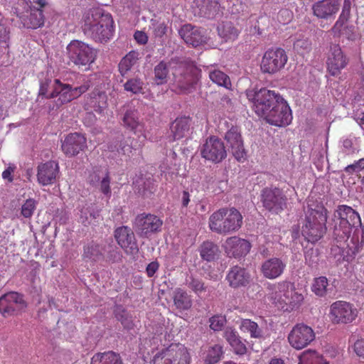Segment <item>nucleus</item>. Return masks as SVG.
<instances>
[{
    "mask_svg": "<svg viewBox=\"0 0 364 364\" xmlns=\"http://www.w3.org/2000/svg\"><path fill=\"white\" fill-rule=\"evenodd\" d=\"M82 31L95 42H107L114 32V23L112 15L96 8L90 10L84 16Z\"/></svg>",
    "mask_w": 364,
    "mask_h": 364,
    "instance_id": "nucleus-1",
    "label": "nucleus"
},
{
    "mask_svg": "<svg viewBox=\"0 0 364 364\" xmlns=\"http://www.w3.org/2000/svg\"><path fill=\"white\" fill-rule=\"evenodd\" d=\"M242 224L243 216L235 207L220 208L213 212L208 220L210 230L223 235L237 232Z\"/></svg>",
    "mask_w": 364,
    "mask_h": 364,
    "instance_id": "nucleus-2",
    "label": "nucleus"
},
{
    "mask_svg": "<svg viewBox=\"0 0 364 364\" xmlns=\"http://www.w3.org/2000/svg\"><path fill=\"white\" fill-rule=\"evenodd\" d=\"M327 210H311L306 216L305 224L302 226L301 234L309 242L316 243L326 232Z\"/></svg>",
    "mask_w": 364,
    "mask_h": 364,
    "instance_id": "nucleus-3",
    "label": "nucleus"
},
{
    "mask_svg": "<svg viewBox=\"0 0 364 364\" xmlns=\"http://www.w3.org/2000/svg\"><path fill=\"white\" fill-rule=\"evenodd\" d=\"M333 236L346 238L353 229L361 225L359 214L351 207L341 205L334 213Z\"/></svg>",
    "mask_w": 364,
    "mask_h": 364,
    "instance_id": "nucleus-4",
    "label": "nucleus"
},
{
    "mask_svg": "<svg viewBox=\"0 0 364 364\" xmlns=\"http://www.w3.org/2000/svg\"><path fill=\"white\" fill-rule=\"evenodd\" d=\"M70 63L77 67H87L92 64L97 56V50L79 40L71 41L66 47Z\"/></svg>",
    "mask_w": 364,
    "mask_h": 364,
    "instance_id": "nucleus-5",
    "label": "nucleus"
},
{
    "mask_svg": "<svg viewBox=\"0 0 364 364\" xmlns=\"http://www.w3.org/2000/svg\"><path fill=\"white\" fill-rule=\"evenodd\" d=\"M249 100L253 102L255 113L264 117L273 107H276L284 100V98L277 92L266 88L258 91H249L247 92Z\"/></svg>",
    "mask_w": 364,
    "mask_h": 364,
    "instance_id": "nucleus-6",
    "label": "nucleus"
},
{
    "mask_svg": "<svg viewBox=\"0 0 364 364\" xmlns=\"http://www.w3.org/2000/svg\"><path fill=\"white\" fill-rule=\"evenodd\" d=\"M154 364H190L191 356L186 348L181 344H171L157 353Z\"/></svg>",
    "mask_w": 364,
    "mask_h": 364,
    "instance_id": "nucleus-7",
    "label": "nucleus"
},
{
    "mask_svg": "<svg viewBox=\"0 0 364 364\" xmlns=\"http://www.w3.org/2000/svg\"><path fill=\"white\" fill-rule=\"evenodd\" d=\"M287 60L288 56L283 48H269L262 58L260 70L264 74H277L284 68Z\"/></svg>",
    "mask_w": 364,
    "mask_h": 364,
    "instance_id": "nucleus-8",
    "label": "nucleus"
},
{
    "mask_svg": "<svg viewBox=\"0 0 364 364\" xmlns=\"http://www.w3.org/2000/svg\"><path fill=\"white\" fill-rule=\"evenodd\" d=\"M357 316V309L349 302L336 301L330 306L329 316L333 323H350L356 318Z\"/></svg>",
    "mask_w": 364,
    "mask_h": 364,
    "instance_id": "nucleus-9",
    "label": "nucleus"
},
{
    "mask_svg": "<svg viewBox=\"0 0 364 364\" xmlns=\"http://www.w3.org/2000/svg\"><path fill=\"white\" fill-rule=\"evenodd\" d=\"M200 155L203 159L212 163H220L227 157L224 142L216 136L207 138L200 149Z\"/></svg>",
    "mask_w": 364,
    "mask_h": 364,
    "instance_id": "nucleus-10",
    "label": "nucleus"
},
{
    "mask_svg": "<svg viewBox=\"0 0 364 364\" xmlns=\"http://www.w3.org/2000/svg\"><path fill=\"white\" fill-rule=\"evenodd\" d=\"M287 197L277 188H265L261 193V201L268 211L278 214L287 208Z\"/></svg>",
    "mask_w": 364,
    "mask_h": 364,
    "instance_id": "nucleus-11",
    "label": "nucleus"
},
{
    "mask_svg": "<svg viewBox=\"0 0 364 364\" xmlns=\"http://www.w3.org/2000/svg\"><path fill=\"white\" fill-rule=\"evenodd\" d=\"M163 221L158 216L153 214L141 213L138 215L134 221V226L139 234L143 237L161 230Z\"/></svg>",
    "mask_w": 364,
    "mask_h": 364,
    "instance_id": "nucleus-12",
    "label": "nucleus"
},
{
    "mask_svg": "<svg viewBox=\"0 0 364 364\" xmlns=\"http://www.w3.org/2000/svg\"><path fill=\"white\" fill-rule=\"evenodd\" d=\"M198 81V70L193 66L184 68L175 74V83L181 92L190 93L196 90Z\"/></svg>",
    "mask_w": 364,
    "mask_h": 364,
    "instance_id": "nucleus-13",
    "label": "nucleus"
},
{
    "mask_svg": "<svg viewBox=\"0 0 364 364\" xmlns=\"http://www.w3.org/2000/svg\"><path fill=\"white\" fill-rule=\"evenodd\" d=\"M263 118L272 125L282 127L291 122L292 114L289 106L284 100L277 106L273 107Z\"/></svg>",
    "mask_w": 364,
    "mask_h": 364,
    "instance_id": "nucleus-14",
    "label": "nucleus"
},
{
    "mask_svg": "<svg viewBox=\"0 0 364 364\" xmlns=\"http://www.w3.org/2000/svg\"><path fill=\"white\" fill-rule=\"evenodd\" d=\"M225 139L235 159L240 162H243L246 159L247 154L240 128L237 126H232L225 133Z\"/></svg>",
    "mask_w": 364,
    "mask_h": 364,
    "instance_id": "nucleus-15",
    "label": "nucleus"
},
{
    "mask_svg": "<svg viewBox=\"0 0 364 364\" xmlns=\"http://www.w3.org/2000/svg\"><path fill=\"white\" fill-rule=\"evenodd\" d=\"M25 306L23 296L17 292L11 291L0 297V313L4 317L16 314Z\"/></svg>",
    "mask_w": 364,
    "mask_h": 364,
    "instance_id": "nucleus-16",
    "label": "nucleus"
},
{
    "mask_svg": "<svg viewBox=\"0 0 364 364\" xmlns=\"http://www.w3.org/2000/svg\"><path fill=\"white\" fill-rule=\"evenodd\" d=\"M117 244L127 254H134L139 250L137 242L132 230L128 226L117 228L114 231Z\"/></svg>",
    "mask_w": 364,
    "mask_h": 364,
    "instance_id": "nucleus-17",
    "label": "nucleus"
},
{
    "mask_svg": "<svg viewBox=\"0 0 364 364\" xmlns=\"http://www.w3.org/2000/svg\"><path fill=\"white\" fill-rule=\"evenodd\" d=\"M87 147V139L80 133H70L68 134L62 142L63 152L68 157L77 155Z\"/></svg>",
    "mask_w": 364,
    "mask_h": 364,
    "instance_id": "nucleus-18",
    "label": "nucleus"
},
{
    "mask_svg": "<svg viewBox=\"0 0 364 364\" xmlns=\"http://www.w3.org/2000/svg\"><path fill=\"white\" fill-rule=\"evenodd\" d=\"M250 242L237 236L230 237L226 239L224 249L230 257L240 258L247 255L251 249Z\"/></svg>",
    "mask_w": 364,
    "mask_h": 364,
    "instance_id": "nucleus-19",
    "label": "nucleus"
},
{
    "mask_svg": "<svg viewBox=\"0 0 364 364\" xmlns=\"http://www.w3.org/2000/svg\"><path fill=\"white\" fill-rule=\"evenodd\" d=\"M348 59L343 54L338 45H332L327 59V69L328 73L336 76L341 73L348 64Z\"/></svg>",
    "mask_w": 364,
    "mask_h": 364,
    "instance_id": "nucleus-20",
    "label": "nucleus"
},
{
    "mask_svg": "<svg viewBox=\"0 0 364 364\" xmlns=\"http://www.w3.org/2000/svg\"><path fill=\"white\" fill-rule=\"evenodd\" d=\"M59 171L58 163L55 161L40 164L37 168L38 182L42 186L53 184L56 181Z\"/></svg>",
    "mask_w": 364,
    "mask_h": 364,
    "instance_id": "nucleus-21",
    "label": "nucleus"
},
{
    "mask_svg": "<svg viewBox=\"0 0 364 364\" xmlns=\"http://www.w3.org/2000/svg\"><path fill=\"white\" fill-rule=\"evenodd\" d=\"M251 275L243 267L235 265L228 272L225 280L232 289L245 287L249 284Z\"/></svg>",
    "mask_w": 364,
    "mask_h": 364,
    "instance_id": "nucleus-22",
    "label": "nucleus"
},
{
    "mask_svg": "<svg viewBox=\"0 0 364 364\" xmlns=\"http://www.w3.org/2000/svg\"><path fill=\"white\" fill-rule=\"evenodd\" d=\"M294 284L283 282L277 285L271 286L270 289L275 290V293H272L269 296L270 300L274 304H291L293 297L296 294L294 290Z\"/></svg>",
    "mask_w": 364,
    "mask_h": 364,
    "instance_id": "nucleus-23",
    "label": "nucleus"
},
{
    "mask_svg": "<svg viewBox=\"0 0 364 364\" xmlns=\"http://www.w3.org/2000/svg\"><path fill=\"white\" fill-rule=\"evenodd\" d=\"M341 7V0H321L314 3L312 10L318 18L329 19L334 17Z\"/></svg>",
    "mask_w": 364,
    "mask_h": 364,
    "instance_id": "nucleus-24",
    "label": "nucleus"
},
{
    "mask_svg": "<svg viewBox=\"0 0 364 364\" xmlns=\"http://www.w3.org/2000/svg\"><path fill=\"white\" fill-rule=\"evenodd\" d=\"M52 92H50L48 97H58L56 105L61 106L67 104L75 99L73 87L70 85L61 82L59 79L54 80L52 85Z\"/></svg>",
    "mask_w": 364,
    "mask_h": 364,
    "instance_id": "nucleus-25",
    "label": "nucleus"
},
{
    "mask_svg": "<svg viewBox=\"0 0 364 364\" xmlns=\"http://www.w3.org/2000/svg\"><path fill=\"white\" fill-rule=\"evenodd\" d=\"M178 33L187 44L193 47H197L206 41L203 31L191 24L183 25Z\"/></svg>",
    "mask_w": 364,
    "mask_h": 364,
    "instance_id": "nucleus-26",
    "label": "nucleus"
},
{
    "mask_svg": "<svg viewBox=\"0 0 364 364\" xmlns=\"http://www.w3.org/2000/svg\"><path fill=\"white\" fill-rule=\"evenodd\" d=\"M107 105V96L105 92L100 90L92 91L86 98L84 108L87 111H95L102 113Z\"/></svg>",
    "mask_w": 364,
    "mask_h": 364,
    "instance_id": "nucleus-27",
    "label": "nucleus"
},
{
    "mask_svg": "<svg viewBox=\"0 0 364 364\" xmlns=\"http://www.w3.org/2000/svg\"><path fill=\"white\" fill-rule=\"evenodd\" d=\"M124 126L139 136L146 138L144 124L139 120L136 110H127L122 119Z\"/></svg>",
    "mask_w": 364,
    "mask_h": 364,
    "instance_id": "nucleus-28",
    "label": "nucleus"
},
{
    "mask_svg": "<svg viewBox=\"0 0 364 364\" xmlns=\"http://www.w3.org/2000/svg\"><path fill=\"white\" fill-rule=\"evenodd\" d=\"M285 268V264L279 258H271L264 261L261 272L265 278L273 279L279 277Z\"/></svg>",
    "mask_w": 364,
    "mask_h": 364,
    "instance_id": "nucleus-29",
    "label": "nucleus"
},
{
    "mask_svg": "<svg viewBox=\"0 0 364 364\" xmlns=\"http://www.w3.org/2000/svg\"><path fill=\"white\" fill-rule=\"evenodd\" d=\"M352 235L350 233L347 235L346 238H341L340 237H334L338 242H344L353 254L358 253L364 244L363 231L358 228H354Z\"/></svg>",
    "mask_w": 364,
    "mask_h": 364,
    "instance_id": "nucleus-30",
    "label": "nucleus"
},
{
    "mask_svg": "<svg viewBox=\"0 0 364 364\" xmlns=\"http://www.w3.org/2000/svg\"><path fill=\"white\" fill-rule=\"evenodd\" d=\"M172 299L176 309L179 312L188 311L192 307L191 296L183 289L176 288L173 291Z\"/></svg>",
    "mask_w": 364,
    "mask_h": 364,
    "instance_id": "nucleus-31",
    "label": "nucleus"
},
{
    "mask_svg": "<svg viewBox=\"0 0 364 364\" xmlns=\"http://www.w3.org/2000/svg\"><path fill=\"white\" fill-rule=\"evenodd\" d=\"M102 247L92 240L83 246L82 259L86 262L95 263L103 258Z\"/></svg>",
    "mask_w": 364,
    "mask_h": 364,
    "instance_id": "nucleus-32",
    "label": "nucleus"
},
{
    "mask_svg": "<svg viewBox=\"0 0 364 364\" xmlns=\"http://www.w3.org/2000/svg\"><path fill=\"white\" fill-rule=\"evenodd\" d=\"M218 34L225 43L233 42L237 39L240 31L230 21H223L217 27Z\"/></svg>",
    "mask_w": 364,
    "mask_h": 364,
    "instance_id": "nucleus-33",
    "label": "nucleus"
},
{
    "mask_svg": "<svg viewBox=\"0 0 364 364\" xmlns=\"http://www.w3.org/2000/svg\"><path fill=\"white\" fill-rule=\"evenodd\" d=\"M200 257L204 261L210 262L216 261L220 255L218 245L212 241H204L198 247Z\"/></svg>",
    "mask_w": 364,
    "mask_h": 364,
    "instance_id": "nucleus-34",
    "label": "nucleus"
},
{
    "mask_svg": "<svg viewBox=\"0 0 364 364\" xmlns=\"http://www.w3.org/2000/svg\"><path fill=\"white\" fill-rule=\"evenodd\" d=\"M191 125V119L190 117L177 118L171 127L173 140H178L186 136L189 134Z\"/></svg>",
    "mask_w": 364,
    "mask_h": 364,
    "instance_id": "nucleus-35",
    "label": "nucleus"
},
{
    "mask_svg": "<svg viewBox=\"0 0 364 364\" xmlns=\"http://www.w3.org/2000/svg\"><path fill=\"white\" fill-rule=\"evenodd\" d=\"M225 338L232 348L235 353L242 355L247 353L246 345L235 330L232 328L227 329L225 331Z\"/></svg>",
    "mask_w": 364,
    "mask_h": 364,
    "instance_id": "nucleus-36",
    "label": "nucleus"
},
{
    "mask_svg": "<svg viewBox=\"0 0 364 364\" xmlns=\"http://www.w3.org/2000/svg\"><path fill=\"white\" fill-rule=\"evenodd\" d=\"M44 15L42 9H36V7L31 8L29 16L23 18V26L27 28L36 29L40 28L44 24Z\"/></svg>",
    "mask_w": 364,
    "mask_h": 364,
    "instance_id": "nucleus-37",
    "label": "nucleus"
},
{
    "mask_svg": "<svg viewBox=\"0 0 364 364\" xmlns=\"http://www.w3.org/2000/svg\"><path fill=\"white\" fill-rule=\"evenodd\" d=\"M90 364H123L119 353L109 350L95 354Z\"/></svg>",
    "mask_w": 364,
    "mask_h": 364,
    "instance_id": "nucleus-38",
    "label": "nucleus"
},
{
    "mask_svg": "<svg viewBox=\"0 0 364 364\" xmlns=\"http://www.w3.org/2000/svg\"><path fill=\"white\" fill-rule=\"evenodd\" d=\"M314 338V332L310 326L297 324V350L304 348Z\"/></svg>",
    "mask_w": 364,
    "mask_h": 364,
    "instance_id": "nucleus-39",
    "label": "nucleus"
},
{
    "mask_svg": "<svg viewBox=\"0 0 364 364\" xmlns=\"http://www.w3.org/2000/svg\"><path fill=\"white\" fill-rule=\"evenodd\" d=\"M139 53L136 51H130L119 62L118 68L121 75L124 77L129 76V73L137 63Z\"/></svg>",
    "mask_w": 364,
    "mask_h": 364,
    "instance_id": "nucleus-40",
    "label": "nucleus"
},
{
    "mask_svg": "<svg viewBox=\"0 0 364 364\" xmlns=\"http://www.w3.org/2000/svg\"><path fill=\"white\" fill-rule=\"evenodd\" d=\"M202 1L203 5L200 9L201 16L212 18L222 13L220 4L218 0H202Z\"/></svg>",
    "mask_w": 364,
    "mask_h": 364,
    "instance_id": "nucleus-41",
    "label": "nucleus"
},
{
    "mask_svg": "<svg viewBox=\"0 0 364 364\" xmlns=\"http://www.w3.org/2000/svg\"><path fill=\"white\" fill-rule=\"evenodd\" d=\"M299 358L298 364H328L322 355L315 350H306L304 351Z\"/></svg>",
    "mask_w": 364,
    "mask_h": 364,
    "instance_id": "nucleus-42",
    "label": "nucleus"
},
{
    "mask_svg": "<svg viewBox=\"0 0 364 364\" xmlns=\"http://www.w3.org/2000/svg\"><path fill=\"white\" fill-rule=\"evenodd\" d=\"M209 78L213 82L219 86H223L227 89H230L231 87V82L229 76L220 70H210Z\"/></svg>",
    "mask_w": 364,
    "mask_h": 364,
    "instance_id": "nucleus-43",
    "label": "nucleus"
},
{
    "mask_svg": "<svg viewBox=\"0 0 364 364\" xmlns=\"http://www.w3.org/2000/svg\"><path fill=\"white\" fill-rule=\"evenodd\" d=\"M350 9L351 0H344L341 14H340L339 18L336 22L335 25L332 28V31L334 33L340 32L341 28H342L343 24L348 20L350 15Z\"/></svg>",
    "mask_w": 364,
    "mask_h": 364,
    "instance_id": "nucleus-44",
    "label": "nucleus"
},
{
    "mask_svg": "<svg viewBox=\"0 0 364 364\" xmlns=\"http://www.w3.org/2000/svg\"><path fill=\"white\" fill-rule=\"evenodd\" d=\"M109 171L106 168L101 166H95L89 172L87 181V183L92 187H97V184L102 180L103 178L108 175Z\"/></svg>",
    "mask_w": 364,
    "mask_h": 364,
    "instance_id": "nucleus-45",
    "label": "nucleus"
},
{
    "mask_svg": "<svg viewBox=\"0 0 364 364\" xmlns=\"http://www.w3.org/2000/svg\"><path fill=\"white\" fill-rule=\"evenodd\" d=\"M168 67L166 63L161 61L154 68V81L157 85H164L166 83L168 75Z\"/></svg>",
    "mask_w": 364,
    "mask_h": 364,
    "instance_id": "nucleus-46",
    "label": "nucleus"
},
{
    "mask_svg": "<svg viewBox=\"0 0 364 364\" xmlns=\"http://www.w3.org/2000/svg\"><path fill=\"white\" fill-rule=\"evenodd\" d=\"M240 330L245 333H250L252 338L262 336L261 330L257 323L250 319H242L240 323Z\"/></svg>",
    "mask_w": 364,
    "mask_h": 364,
    "instance_id": "nucleus-47",
    "label": "nucleus"
},
{
    "mask_svg": "<svg viewBox=\"0 0 364 364\" xmlns=\"http://www.w3.org/2000/svg\"><path fill=\"white\" fill-rule=\"evenodd\" d=\"M223 354V347L220 345H214L209 347L205 357V364H215L218 363Z\"/></svg>",
    "mask_w": 364,
    "mask_h": 364,
    "instance_id": "nucleus-48",
    "label": "nucleus"
},
{
    "mask_svg": "<svg viewBox=\"0 0 364 364\" xmlns=\"http://www.w3.org/2000/svg\"><path fill=\"white\" fill-rule=\"evenodd\" d=\"M144 82L140 78L134 77L129 79L124 84V88L127 92L133 94L141 93L143 91Z\"/></svg>",
    "mask_w": 364,
    "mask_h": 364,
    "instance_id": "nucleus-49",
    "label": "nucleus"
},
{
    "mask_svg": "<svg viewBox=\"0 0 364 364\" xmlns=\"http://www.w3.org/2000/svg\"><path fill=\"white\" fill-rule=\"evenodd\" d=\"M328 279L326 277H320L315 279L312 285V291L318 296H323L326 293Z\"/></svg>",
    "mask_w": 364,
    "mask_h": 364,
    "instance_id": "nucleus-50",
    "label": "nucleus"
},
{
    "mask_svg": "<svg viewBox=\"0 0 364 364\" xmlns=\"http://www.w3.org/2000/svg\"><path fill=\"white\" fill-rule=\"evenodd\" d=\"M37 202L33 198L27 199L21 205V214L25 218H31L36 209Z\"/></svg>",
    "mask_w": 364,
    "mask_h": 364,
    "instance_id": "nucleus-51",
    "label": "nucleus"
},
{
    "mask_svg": "<svg viewBox=\"0 0 364 364\" xmlns=\"http://www.w3.org/2000/svg\"><path fill=\"white\" fill-rule=\"evenodd\" d=\"M133 139L128 137L120 141L117 151L123 155L130 157L136 149L132 146Z\"/></svg>",
    "mask_w": 364,
    "mask_h": 364,
    "instance_id": "nucleus-52",
    "label": "nucleus"
},
{
    "mask_svg": "<svg viewBox=\"0 0 364 364\" xmlns=\"http://www.w3.org/2000/svg\"><path fill=\"white\" fill-rule=\"evenodd\" d=\"M151 28L154 37L161 38L166 35L168 30V26L164 21L160 22L158 21H152Z\"/></svg>",
    "mask_w": 364,
    "mask_h": 364,
    "instance_id": "nucleus-53",
    "label": "nucleus"
},
{
    "mask_svg": "<svg viewBox=\"0 0 364 364\" xmlns=\"http://www.w3.org/2000/svg\"><path fill=\"white\" fill-rule=\"evenodd\" d=\"M111 177L110 174L106 175L105 178L97 184V187L99 188L100 191L107 198H110L112 195V190L110 186Z\"/></svg>",
    "mask_w": 364,
    "mask_h": 364,
    "instance_id": "nucleus-54",
    "label": "nucleus"
},
{
    "mask_svg": "<svg viewBox=\"0 0 364 364\" xmlns=\"http://www.w3.org/2000/svg\"><path fill=\"white\" fill-rule=\"evenodd\" d=\"M10 39V28L6 25V21L0 12V43H6Z\"/></svg>",
    "mask_w": 364,
    "mask_h": 364,
    "instance_id": "nucleus-55",
    "label": "nucleus"
},
{
    "mask_svg": "<svg viewBox=\"0 0 364 364\" xmlns=\"http://www.w3.org/2000/svg\"><path fill=\"white\" fill-rule=\"evenodd\" d=\"M225 322L226 319L224 316L220 315L213 316L209 319L210 328L215 331H221Z\"/></svg>",
    "mask_w": 364,
    "mask_h": 364,
    "instance_id": "nucleus-56",
    "label": "nucleus"
},
{
    "mask_svg": "<svg viewBox=\"0 0 364 364\" xmlns=\"http://www.w3.org/2000/svg\"><path fill=\"white\" fill-rule=\"evenodd\" d=\"M188 287L197 294H200L206 290L204 282L201 279L196 278L191 279Z\"/></svg>",
    "mask_w": 364,
    "mask_h": 364,
    "instance_id": "nucleus-57",
    "label": "nucleus"
},
{
    "mask_svg": "<svg viewBox=\"0 0 364 364\" xmlns=\"http://www.w3.org/2000/svg\"><path fill=\"white\" fill-rule=\"evenodd\" d=\"M364 168V158L359 159L355 163L347 166L345 168V171L349 174L358 172Z\"/></svg>",
    "mask_w": 364,
    "mask_h": 364,
    "instance_id": "nucleus-58",
    "label": "nucleus"
},
{
    "mask_svg": "<svg viewBox=\"0 0 364 364\" xmlns=\"http://www.w3.org/2000/svg\"><path fill=\"white\" fill-rule=\"evenodd\" d=\"M344 36L349 40H354L355 38V27L354 26H346L343 29L341 28L340 32H337L336 34Z\"/></svg>",
    "mask_w": 364,
    "mask_h": 364,
    "instance_id": "nucleus-59",
    "label": "nucleus"
},
{
    "mask_svg": "<svg viewBox=\"0 0 364 364\" xmlns=\"http://www.w3.org/2000/svg\"><path fill=\"white\" fill-rule=\"evenodd\" d=\"M353 350L358 357L364 359V339H360L355 342Z\"/></svg>",
    "mask_w": 364,
    "mask_h": 364,
    "instance_id": "nucleus-60",
    "label": "nucleus"
},
{
    "mask_svg": "<svg viewBox=\"0 0 364 364\" xmlns=\"http://www.w3.org/2000/svg\"><path fill=\"white\" fill-rule=\"evenodd\" d=\"M297 47H299L301 49H303L304 51L301 53V55H304V53L310 51L311 48V43L307 39H299L297 40Z\"/></svg>",
    "mask_w": 364,
    "mask_h": 364,
    "instance_id": "nucleus-61",
    "label": "nucleus"
},
{
    "mask_svg": "<svg viewBox=\"0 0 364 364\" xmlns=\"http://www.w3.org/2000/svg\"><path fill=\"white\" fill-rule=\"evenodd\" d=\"M159 268V264L158 262L154 261L150 262L146 268V272L149 277H152L154 274L158 271Z\"/></svg>",
    "mask_w": 364,
    "mask_h": 364,
    "instance_id": "nucleus-62",
    "label": "nucleus"
},
{
    "mask_svg": "<svg viewBox=\"0 0 364 364\" xmlns=\"http://www.w3.org/2000/svg\"><path fill=\"white\" fill-rule=\"evenodd\" d=\"M134 37L136 41L141 45H145L148 42V36L143 31H136L134 34Z\"/></svg>",
    "mask_w": 364,
    "mask_h": 364,
    "instance_id": "nucleus-63",
    "label": "nucleus"
},
{
    "mask_svg": "<svg viewBox=\"0 0 364 364\" xmlns=\"http://www.w3.org/2000/svg\"><path fill=\"white\" fill-rule=\"evenodd\" d=\"M90 87L89 82H85L83 85L73 88V95H75V99L80 97L82 94L85 93L88 90Z\"/></svg>",
    "mask_w": 364,
    "mask_h": 364,
    "instance_id": "nucleus-64",
    "label": "nucleus"
}]
</instances>
